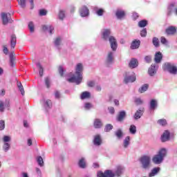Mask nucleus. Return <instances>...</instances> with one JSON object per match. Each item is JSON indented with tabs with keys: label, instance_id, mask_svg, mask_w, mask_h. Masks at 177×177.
<instances>
[{
	"label": "nucleus",
	"instance_id": "f257e3e1",
	"mask_svg": "<svg viewBox=\"0 0 177 177\" xmlns=\"http://www.w3.org/2000/svg\"><path fill=\"white\" fill-rule=\"evenodd\" d=\"M84 71V64H77L75 66V75L67 79L68 82H74L76 85H80L82 82V72Z\"/></svg>",
	"mask_w": 177,
	"mask_h": 177
},
{
	"label": "nucleus",
	"instance_id": "f03ea898",
	"mask_svg": "<svg viewBox=\"0 0 177 177\" xmlns=\"http://www.w3.org/2000/svg\"><path fill=\"white\" fill-rule=\"evenodd\" d=\"M165 157H167V149L165 148H162L158 151L157 154L153 156L152 162L156 165L162 164Z\"/></svg>",
	"mask_w": 177,
	"mask_h": 177
},
{
	"label": "nucleus",
	"instance_id": "7ed1b4c3",
	"mask_svg": "<svg viewBox=\"0 0 177 177\" xmlns=\"http://www.w3.org/2000/svg\"><path fill=\"white\" fill-rule=\"evenodd\" d=\"M139 162L142 169H149L151 164V158L149 155H143L139 158Z\"/></svg>",
	"mask_w": 177,
	"mask_h": 177
},
{
	"label": "nucleus",
	"instance_id": "20e7f679",
	"mask_svg": "<svg viewBox=\"0 0 177 177\" xmlns=\"http://www.w3.org/2000/svg\"><path fill=\"white\" fill-rule=\"evenodd\" d=\"M163 70L168 71L169 74H173L174 75H176L177 74V67L175 64L169 62L165 63L163 66Z\"/></svg>",
	"mask_w": 177,
	"mask_h": 177
},
{
	"label": "nucleus",
	"instance_id": "39448f33",
	"mask_svg": "<svg viewBox=\"0 0 177 177\" xmlns=\"http://www.w3.org/2000/svg\"><path fill=\"white\" fill-rule=\"evenodd\" d=\"M136 81V75L133 72H127L124 75V84H129Z\"/></svg>",
	"mask_w": 177,
	"mask_h": 177
},
{
	"label": "nucleus",
	"instance_id": "423d86ee",
	"mask_svg": "<svg viewBox=\"0 0 177 177\" xmlns=\"http://www.w3.org/2000/svg\"><path fill=\"white\" fill-rule=\"evenodd\" d=\"M114 63V51H109L106 59H105V64L107 67H110L111 64Z\"/></svg>",
	"mask_w": 177,
	"mask_h": 177
},
{
	"label": "nucleus",
	"instance_id": "0eeeda50",
	"mask_svg": "<svg viewBox=\"0 0 177 177\" xmlns=\"http://www.w3.org/2000/svg\"><path fill=\"white\" fill-rule=\"evenodd\" d=\"M102 38L104 41H109L111 36V29L104 28L101 31Z\"/></svg>",
	"mask_w": 177,
	"mask_h": 177
},
{
	"label": "nucleus",
	"instance_id": "6e6552de",
	"mask_svg": "<svg viewBox=\"0 0 177 177\" xmlns=\"http://www.w3.org/2000/svg\"><path fill=\"white\" fill-rule=\"evenodd\" d=\"M108 41H109L110 46L113 52H115V50H117V48H118V43H117V39H115L114 36H111Z\"/></svg>",
	"mask_w": 177,
	"mask_h": 177
},
{
	"label": "nucleus",
	"instance_id": "1a4fd4ad",
	"mask_svg": "<svg viewBox=\"0 0 177 177\" xmlns=\"http://www.w3.org/2000/svg\"><path fill=\"white\" fill-rule=\"evenodd\" d=\"M1 19L3 21V24L4 26H6V24H8V23H12V19H10V13L8 12V13H5V12H2L1 13Z\"/></svg>",
	"mask_w": 177,
	"mask_h": 177
},
{
	"label": "nucleus",
	"instance_id": "9d476101",
	"mask_svg": "<svg viewBox=\"0 0 177 177\" xmlns=\"http://www.w3.org/2000/svg\"><path fill=\"white\" fill-rule=\"evenodd\" d=\"M124 171H125V168L123 166H121V165L117 166L113 172V174H115V177L121 176V175L124 174Z\"/></svg>",
	"mask_w": 177,
	"mask_h": 177
},
{
	"label": "nucleus",
	"instance_id": "9b49d317",
	"mask_svg": "<svg viewBox=\"0 0 177 177\" xmlns=\"http://www.w3.org/2000/svg\"><path fill=\"white\" fill-rule=\"evenodd\" d=\"M157 70H158V66L155 64H151L148 70V73L150 77H154L157 74Z\"/></svg>",
	"mask_w": 177,
	"mask_h": 177
},
{
	"label": "nucleus",
	"instance_id": "f8f14e48",
	"mask_svg": "<svg viewBox=\"0 0 177 177\" xmlns=\"http://www.w3.org/2000/svg\"><path fill=\"white\" fill-rule=\"evenodd\" d=\"M125 12L121 9H118L115 12V16L119 20H122V19H124V17H125Z\"/></svg>",
	"mask_w": 177,
	"mask_h": 177
},
{
	"label": "nucleus",
	"instance_id": "ddd939ff",
	"mask_svg": "<svg viewBox=\"0 0 177 177\" xmlns=\"http://www.w3.org/2000/svg\"><path fill=\"white\" fill-rule=\"evenodd\" d=\"M80 13L82 17H86V16H89V10L86 6H83L80 10Z\"/></svg>",
	"mask_w": 177,
	"mask_h": 177
},
{
	"label": "nucleus",
	"instance_id": "4468645a",
	"mask_svg": "<svg viewBox=\"0 0 177 177\" xmlns=\"http://www.w3.org/2000/svg\"><path fill=\"white\" fill-rule=\"evenodd\" d=\"M160 171H161V168L154 167L153 169H151V172L149 174V177L156 176V175H158V174H160Z\"/></svg>",
	"mask_w": 177,
	"mask_h": 177
},
{
	"label": "nucleus",
	"instance_id": "2eb2a0df",
	"mask_svg": "<svg viewBox=\"0 0 177 177\" xmlns=\"http://www.w3.org/2000/svg\"><path fill=\"white\" fill-rule=\"evenodd\" d=\"M63 42V38L61 37H57L54 40V45L58 49H60V46H62V43Z\"/></svg>",
	"mask_w": 177,
	"mask_h": 177
},
{
	"label": "nucleus",
	"instance_id": "dca6fc26",
	"mask_svg": "<svg viewBox=\"0 0 177 177\" xmlns=\"http://www.w3.org/2000/svg\"><path fill=\"white\" fill-rule=\"evenodd\" d=\"M42 30L43 31H47L49 34H53V30H55V28L50 25H43Z\"/></svg>",
	"mask_w": 177,
	"mask_h": 177
},
{
	"label": "nucleus",
	"instance_id": "f3484780",
	"mask_svg": "<svg viewBox=\"0 0 177 177\" xmlns=\"http://www.w3.org/2000/svg\"><path fill=\"white\" fill-rule=\"evenodd\" d=\"M102 137L100 135H96L94 136L93 144L95 146H100L102 145Z\"/></svg>",
	"mask_w": 177,
	"mask_h": 177
},
{
	"label": "nucleus",
	"instance_id": "a211bd4d",
	"mask_svg": "<svg viewBox=\"0 0 177 177\" xmlns=\"http://www.w3.org/2000/svg\"><path fill=\"white\" fill-rule=\"evenodd\" d=\"M126 115L127 113L125 111H121L117 116V121L122 122V121H124V118H125Z\"/></svg>",
	"mask_w": 177,
	"mask_h": 177
},
{
	"label": "nucleus",
	"instance_id": "6ab92c4d",
	"mask_svg": "<svg viewBox=\"0 0 177 177\" xmlns=\"http://www.w3.org/2000/svg\"><path fill=\"white\" fill-rule=\"evenodd\" d=\"M78 165L80 168H82V169L86 168V159L85 158H81L79 160Z\"/></svg>",
	"mask_w": 177,
	"mask_h": 177
},
{
	"label": "nucleus",
	"instance_id": "aec40b11",
	"mask_svg": "<svg viewBox=\"0 0 177 177\" xmlns=\"http://www.w3.org/2000/svg\"><path fill=\"white\" fill-rule=\"evenodd\" d=\"M129 145H131V137L127 136L123 140L122 146L124 149H128V147H129Z\"/></svg>",
	"mask_w": 177,
	"mask_h": 177
},
{
	"label": "nucleus",
	"instance_id": "412c9836",
	"mask_svg": "<svg viewBox=\"0 0 177 177\" xmlns=\"http://www.w3.org/2000/svg\"><path fill=\"white\" fill-rule=\"evenodd\" d=\"M169 140V131H165L161 136L162 142H168Z\"/></svg>",
	"mask_w": 177,
	"mask_h": 177
},
{
	"label": "nucleus",
	"instance_id": "4be33fe9",
	"mask_svg": "<svg viewBox=\"0 0 177 177\" xmlns=\"http://www.w3.org/2000/svg\"><path fill=\"white\" fill-rule=\"evenodd\" d=\"M155 63H161V60H162V54L161 52H158L155 54Z\"/></svg>",
	"mask_w": 177,
	"mask_h": 177
},
{
	"label": "nucleus",
	"instance_id": "5701e85b",
	"mask_svg": "<svg viewBox=\"0 0 177 177\" xmlns=\"http://www.w3.org/2000/svg\"><path fill=\"white\" fill-rule=\"evenodd\" d=\"M140 46V40H134L131 42V48L138 49Z\"/></svg>",
	"mask_w": 177,
	"mask_h": 177
},
{
	"label": "nucleus",
	"instance_id": "b1692460",
	"mask_svg": "<svg viewBox=\"0 0 177 177\" xmlns=\"http://www.w3.org/2000/svg\"><path fill=\"white\" fill-rule=\"evenodd\" d=\"M142 115H143V110L142 109H138L136 111L133 115L134 120H139L142 118Z\"/></svg>",
	"mask_w": 177,
	"mask_h": 177
},
{
	"label": "nucleus",
	"instance_id": "393cba45",
	"mask_svg": "<svg viewBox=\"0 0 177 177\" xmlns=\"http://www.w3.org/2000/svg\"><path fill=\"white\" fill-rule=\"evenodd\" d=\"M43 104L45 109L48 110V109H50V107H52V101L50 100H44Z\"/></svg>",
	"mask_w": 177,
	"mask_h": 177
},
{
	"label": "nucleus",
	"instance_id": "a878e982",
	"mask_svg": "<svg viewBox=\"0 0 177 177\" xmlns=\"http://www.w3.org/2000/svg\"><path fill=\"white\" fill-rule=\"evenodd\" d=\"M174 32H176V28L174 26H170L166 29V34L167 35H173Z\"/></svg>",
	"mask_w": 177,
	"mask_h": 177
},
{
	"label": "nucleus",
	"instance_id": "bb28decb",
	"mask_svg": "<svg viewBox=\"0 0 177 177\" xmlns=\"http://www.w3.org/2000/svg\"><path fill=\"white\" fill-rule=\"evenodd\" d=\"M138 64V59L133 58L129 62V67H131V68H136Z\"/></svg>",
	"mask_w": 177,
	"mask_h": 177
},
{
	"label": "nucleus",
	"instance_id": "cd10ccee",
	"mask_svg": "<svg viewBox=\"0 0 177 177\" xmlns=\"http://www.w3.org/2000/svg\"><path fill=\"white\" fill-rule=\"evenodd\" d=\"M175 8V3H171L167 7V16H171L172 12H174V8Z\"/></svg>",
	"mask_w": 177,
	"mask_h": 177
},
{
	"label": "nucleus",
	"instance_id": "c85d7f7f",
	"mask_svg": "<svg viewBox=\"0 0 177 177\" xmlns=\"http://www.w3.org/2000/svg\"><path fill=\"white\" fill-rule=\"evenodd\" d=\"M103 124L102 123V120L100 119H95L94 121V127L96 129L102 128Z\"/></svg>",
	"mask_w": 177,
	"mask_h": 177
},
{
	"label": "nucleus",
	"instance_id": "c756f323",
	"mask_svg": "<svg viewBox=\"0 0 177 177\" xmlns=\"http://www.w3.org/2000/svg\"><path fill=\"white\" fill-rule=\"evenodd\" d=\"M3 151L5 153H8L9 150H10V143L9 142H3V145L2 146Z\"/></svg>",
	"mask_w": 177,
	"mask_h": 177
},
{
	"label": "nucleus",
	"instance_id": "7c9ffc66",
	"mask_svg": "<svg viewBox=\"0 0 177 177\" xmlns=\"http://www.w3.org/2000/svg\"><path fill=\"white\" fill-rule=\"evenodd\" d=\"M89 97H91V93L88 91L82 93L80 96V99H82V100H84V99H89Z\"/></svg>",
	"mask_w": 177,
	"mask_h": 177
},
{
	"label": "nucleus",
	"instance_id": "2f4dec72",
	"mask_svg": "<svg viewBox=\"0 0 177 177\" xmlns=\"http://www.w3.org/2000/svg\"><path fill=\"white\" fill-rule=\"evenodd\" d=\"M150 110H156L157 109V100H151L149 106Z\"/></svg>",
	"mask_w": 177,
	"mask_h": 177
},
{
	"label": "nucleus",
	"instance_id": "473e14b6",
	"mask_svg": "<svg viewBox=\"0 0 177 177\" xmlns=\"http://www.w3.org/2000/svg\"><path fill=\"white\" fill-rule=\"evenodd\" d=\"M15 53H10V66L11 67H15V57H14Z\"/></svg>",
	"mask_w": 177,
	"mask_h": 177
},
{
	"label": "nucleus",
	"instance_id": "72a5a7b5",
	"mask_svg": "<svg viewBox=\"0 0 177 177\" xmlns=\"http://www.w3.org/2000/svg\"><path fill=\"white\" fill-rule=\"evenodd\" d=\"M10 45L11 48L15 49V46H16V35H15L11 36Z\"/></svg>",
	"mask_w": 177,
	"mask_h": 177
},
{
	"label": "nucleus",
	"instance_id": "f704fd0d",
	"mask_svg": "<svg viewBox=\"0 0 177 177\" xmlns=\"http://www.w3.org/2000/svg\"><path fill=\"white\" fill-rule=\"evenodd\" d=\"M94 9L97 16H103L104 13V10L103 8H97V7H95Z\"/></svg>",
	"mask_w": 177,
	"mask_h": 177
},
{
	"label": "nucleus",
	"instance_id": "c9c22d12",
	"mask_svg": "<svg viewBox=\"0 0 177 177\" xmlns=\"http://www.w3.org/2000/svg\"><path fill=\"white\" fill-rule=\"evenodd\" d=\"M58 17L59 20H64V18L66 17V11L60 10L58 14Z\"/></svg>",
	"mask_w": 177,
	"mask_h": 177
},
{
	"label": "nucleus",
	"instance_id": "e433bc0d",
	"mask_svg": "<svg viewBox=\"0 0 177 177\" xmlns=\"http://www.w3.org/2000/svg\"><path fill=\"white\" fill-rule=\"evenodd\" d=\"M115 136L118 138V139H122V136H124V133H122V130L118 129L115 132Z\"/></svg>",
	"mask_w": 177,
	"mask_h": 177
},
{
	"label": "nucleus",
	"instance_id": "4c0bfd02",
	"mask_svg": "<svg viewBox=\"0 0 177 177\" xmlns=\"http://www.w3.org/2000/svg\"><path fill=\"white\" fill-rule=\"evenodd\" d=\"M149 89V85L148 84H144L142 85L140 88H139L138 92L140 93H144V92H146Z\"/></svg>",
	"mask_w": 177,
	"mask_h": 177
},
{
	"label": "nucleus",
	"instance_id": "58836bf2",
	"mask_svg": "<svg viewBox=\"0 0 177 177\" xmlns=\"http://www.w3.org/2000/svg\"><path fill=\"white\" fill-rule=\"evenodd\" d=\"M152 44L155 48H158V46H160V40H158V38L157 37H153L152 39Z\"/></svg>",
	"mask_w": 177,
	"mask_h": 177
},
{
	"label": "nucleus",
	"instance_id": "ea45409f",
	"mask_svg": "<svg viewBox=\"0 0 177 177\" xmlns=\"http://www.w3.org/2000/svg\"><path fill=\"white\" fill-rule=\"evenodd\" d=\"M129 132L131 135H135V133H136V126H135V124H131L130 126Z\"/></svg>",
	"mask_w": 177,
	"mask_h": 177
},
{
	"label": "nucleus",
	"instance_id": "a19ab883",
	"mask_svg": "<svg viewBox=\"0 0 177 177\" xmlns=\"http://www.w3.org/2000/svg\"><path fill=\"white\" fill-rule=\"evenodd\" d=\"M105 177H115V175L111 170H106L104 171Z\"/></svg>",
	"mask_w": 177,
	"mask_h": 177
},
{
	"label": "nucleus",
	"instance_id": "79ce46f5",
	"mask_svg": "<svg viewBox=\"0 0 177 177\" xmlns=\"http://www.w3.org/2000/svg\"><path fill=\"white\" fill-rule=\"evenodd\" d=\"M12 140V137L10 136H4L3 137V143H9Z\"/></svg>",
	"mask_w": 177,
	"mask_h": 177
},
{
	"label": "nucleus",
	"instance_id": "37998d69",
	"mask_svg": "<svg viewBox=\"0 0 177 177\" xmlns=\"http://www.w3.org/2000/svg\"><path fill=\"white\" fill-rule=\"evenodd\" d=\"M37 67L39 68V74L40 77H42V75H44V68H42V66L39 63L37 64Z\"/></svg>",
	"mask_w": 177,
	"mask_h": 177
},
{
	"label": "nucleus",
	"instance_id": "c03bdc74",
	"mask_svg": "<svg viewBox=\"0 0 177 177\" xmlns=\"http://www.w3.org/2000/svg\"><path fill=\"white\" fill-rule=\"evenodd\" d=\"M147 26V21L141 20L138 22V27H146Z\"/></svg>",
	"mask_w": 177,
	"mask_h": 177
},
{
	"label": "nucleus",
	"instance_id": "a18cd8bd",
	"mask_svg": "<svg viewBox=\"0 0 177 177\" xmlns=\"http://www.w3.org/2000/svg\"><path fill=\"white\" fill-rule=\"evenodd\" d=\"M37 161L40 167H44V159L41 156H38L37 158Z\"/></svg>",
	"mask_w": 177,
	"mask_h": 177
},
{
	"label": "nucleus",
	"instance_id": "49530a36",
	"mask_svg": "<svg viewBox=\"0 0 177 177\" xmlns=\"http://www.w3.org/2000/svg\"><path fill=\"white\" fill-rule=\"evenodd\" d=\"M17 86H18L22 96H24V88L23 87V85L21 84V82L17 83Z\"/></svg>",
	"mask_w": 177,
	"mask_h": 177
},
{
	"label": "nucleus",
	"instance_id": "de8ad7c7",
	"mask_svg": "<svg viewBox=\"0 0 177 177\" xmlns=\"http://www.w3.org/2000/svg\"><path fill=\"white\" fill-rule=\"evenodd\" d=\"M158 124L164 127V126L167 125V120L160 119V120H158Z\"/></svg>",
	"mask_w": 177,
	"mask_h": 177
},
{
	"label": "nucleus",
	"instance_id": "09e8293b",
	"mask_svg": "<svg viewBox=\"0 0 177 177\" xmlns=\"http://www.w3.org/2000/svg\"><path fill=\"white\" fill-rule=\"evenodd\" d=\"M113 129V125L108 124L105 126L104 131L105 132H110Z\"/></svg>",
	"mask_w": 177,
	"mask_h": 177
},
{
	"label": "nucleus",
	"instance_id": "8fccbe9b",
	"mask_svg": "<svg viewBox=\"0 0 177 177\" xmlns=\"http://www.w3.org/2000/svg\"><path fill=\"white\" fill-rule=\"evenodd\" d=\"M92 107H93V105H92V104H91L89 102H86V104H84L85 110H91V109H92Z\"/></svg>",
	"mask_w": 177,
	"mask_h": 177
},
{
	"label": "nucleus",
	"instance_id": "3c124183",
	"mask_svg": "<svg viewBox=\"0 0 177 177\" xmlns=\"http://www.w3.org/2000/svg\"><path fill=\"white\" fill-rule=\"evenodd\" d=\"M27 0H17L19 5L21 7L24 8L26 6V2Z\"/></svg>",
	"mask_w": 177,
	"mask_h": 177
},
{
	"label": "nucleus",
	"instance_id": "603ef678",
	"mask_svg": "<svg viewBox=\"0 0 177 177\" xmlns=\"http://www.w3.org/2000/svg\"><path fill=\"white\" fill-rule=\"evenodd\" d=\"M28 28L30 32H34V23H32V21L29 22Z\"/></svg>",
	"mask_w": 177,
	"mask_h": 177
},
{
	"label": "nucleus",
	"instance_id": "864d4df0",
	"mask_svg": "<svg viewBox=\"0 0 177 177\" xmlns=\"http://www.w3.org/2000/svg\"><path fill=\"white\" fill-rule=\"evenodd\" d=\"M160 42L162 44V45H168V40H167V39L164 37H161Z\"/></svg>",
	"mask_w": 177,
	"mask_h": 177
},
{
	"label": "nucleus",
	"instance_id": "5fc2aeb1",
	"mask_svg": "<svg viewBox=\"0 0 177 177\" xmlns=\"http://www.w3.org/2000/svg\"><path fill=\"white\" fill-rule=\"evenodd\" d=\"M5 129V120H0V131Z\"/></svg>",
	"mask_w": 177,
	"mask_h": 177
},
{
	"label": "nucleus",
	"instance_id": "6e6d98bb",
	"mask_svg": "<svg viewBox=\"0 0 177 177\" xmlns=\"http://www.w3.org/2000/svg\"><path fill=\"white\" fill-rule=\"evenodd\" d=\"M45 84L47 86V88L50 87V79H49V77H46L45 79Z\"/></svg>",
	"mask_w": 177,
	"mask_h": 177
},
{
	"label": "nucleus",
	"instance_id": "4d7b16f0",
	"mask_svg": "<svg viewBox=\"0 0 177 177\" xmlns=\"http://www.w3.org/2000/svg\"><path fill=\"white\" fill-rule=\"evenodd\" d=\"M5 111L4 104L2 101H0V112L3 113Z\"/></svg>",
	"mask_w": 177,
	"mask_h": 177
},
{
	"label": "nucleus",
	"instance_id": "13d9d810",
	"mask_svg": "<svg viewBox=\"0 0 177 177\" xmlns=\"http://www.w3.org/2000/svg\"><path fill=\"white\" fill-rule=\"evenodd\" d=\"M47 11L46 10H40L39 12V16H46Z\"/></svg>",
	"mask_w": 177,
	"mask_h": 177
},
{
	"label": "nucleus",
	"instance_id": "bf43d9fd",
	"mask_svg": "<svg viewBox=\"0 0 177 177\" xmlns=\"http://www.w3.org/2000/svg\"><path fill=\"white\" fill-rule=\"evenodd\" d=\"M58 71L61 77H63V74L64 73V68H63V66H59L58 68Z\"/></svg>",
	"mask_w": 177,
	"mask_h": 177
},
{
	"label": "nucleus",
	"instance_id": "052dcab7",
	"mask_svg": "<svg viewBox=\"0 0 177 177\" xmlns=\"http://www.w3.org/2000/svg\"><path fill=\"white\" fill-rule=\"evenodd\" d=\"M135 102H136V104L138 105L143 104V100H142V99L140 98H136L135 100Z\"/></svg>",
	"mask_w": 177,
	"mask_h": 177
},
{
	"label": "nucleus",
	"instance_id": "680f3d73",
	"mask_svg": "<svg viewBox=\"0 0 177 177\" xmlns=\"http://www.w3.org/2000/svg\"><path fill=\"white\" fill-rule=\"evenodd\" d=\"M140 35L141 37H146V35H147V30H146V28L140 31Z\"/></svg>",
	"mask_w": 177,
	"mask_h": 177
},
{
	"label": "nucleus",
	"instance_id": "e2e57ef3",
	"mask_svg": "<svg viewBox=\"0 0 177 177\" xmlns=\"http://www.w3.org/2000/svg\"><path fill=\"white\" fill-rule=\"evenodd\" d=\"M87 86L90 88H93V86H95V81H88L87 82Z\"/></svg>",
	"mask_w": 177,
	"mask_h": 177
},
{
	"label": "nucleus",
	"instance_id": "0e129e2a",
	"mask_svg": "<svg viewBox=\"0 0 177 177\" xmlns=\"http://www.w3.org/2000/svg\"><path fill=\"white\" fill-rule=\"evenodd\" d=\"M3 52L4 55H8L9 53V50L8 49V47L6 46H3Z\"/></svg>",
	"mask_w": 177,
	"mask_h": 177
},
{
	"label": "nucleus",
	"instance_id": "69168bd1",
	"mask_svg": "<svg viewBox=\"0 0 177 177\" xmlns=\"http://www.w3.org/2000/svg\"><path fill=\"white\" fill-rule=\"evenodd\" d=\"M97 177H106V174L104 172L103 173L102 171H98L97 173Z\"/></svg>",
	"mask_w": 177,
	"mask_h": 177
},
{
	"label": "nucleus",
	"instance_id": "338daca9",
	"mask_svg": "<svg viewBox=\"0 0 177 177\" xmlns=\"http://www.w3.org/2000/svg\"><path fill=\"white\" fill-rule=\"evenodd\" d=\"M95 89L97 92H102V86L100 85H96L95 86Z\"/></svg>",
	"mask_w": 177,
	"mask_h": 177
},
{
	"label": "nucleus",
	"instance_id": "774afa93",
	"mask_svg": "<svg viewBox=\"0 0 177 177\" xmlns=\"http://www.w3.org/2000/svg\"><path fill=\"white\" fill-rule=\"evenodd\" d=\"M108 110L111 114H114V113L115 112V110L114 109V107H113V106L109 107Z\"/></svg>",
	"mask_w": 177,
	"mask_h": 177
}]
</instances>
